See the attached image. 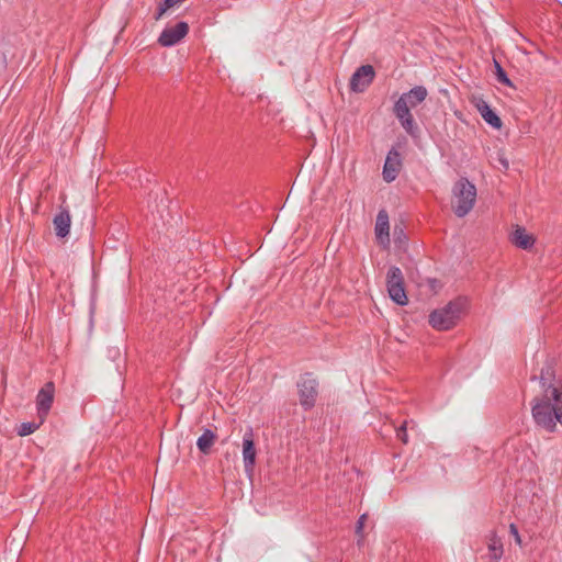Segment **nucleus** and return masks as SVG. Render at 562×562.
<instances>
[{"instance_id": "nucleus-1", "label": "nucleus", "mask_w": 562, "mask_h": 562, "mask_svg": "<svg viewBox=\"0 0 562 562\" xmlns=\"http://www.w3.org/2000/svg\"><path fill=\"white\" fill-rule=\"evenodd\" d=\"M427 95V89L423 86H417L408 92L403 93L394 104L395 116L401 122L403 128L409 134H414L416 130V124L411 113V109L420 104Z\"/></svg>"}, {"instance_id": "nucleus-2", "label": "nucleus", "mask_w": 562, "mask_h": 562, "mask_svg": "<svg viewBox=\"0 0 562 562\" xmlns=\"http://www.w3.org/2000/svg\"><path fill=\"white\" fill-rule=\"evenodd\" d=\"M532 418L537 426L546 431L553 432L557 424L562 426V400L547 401L546 398H533L531 406Z\"/></svg>"}, {"instance_id": "nucleus-3", "label": "nucleus", "mask_w": 562, "mask_h": 562, "mask_svg": "<svg viewBox=\"0 0 562 562\" xmlns=\"http://www.w3.org/2000/svg\"><path fill=\"white\" fill-rule=\"evenodd\" d=\"M467 308V301L458 299L449 302L445 307L434 311L429 315V324L436 330H449L454 327Z\"/></svg>"}, {"instance_id": "nucleus-4", "label": "nucleus", "mask_w": 562, "mask_h": 562, "mask_svg": "<svg viewBox=\"0 0 562 562\" xmlns=\"http://www.w3.org/2000/svg\"><path fill=\"white\" fill-rule=\"evenodd\" d=\"M476 201V188L468 179L458 180L452 189L451 207L458 217L470 213Z\"/></svg>"}, {"instance_id": "nucleus-5", "label": "nucleus", "mask_w": 562, "mask_h": 562, "mask_svg": "<svg viewBox=\"0 0 562 562\" xmlns=\"http://www.w3.org/2000/svg\"><path fill=\"white\" fill-rule=\"evenodd\" d=\"M386 286L390 297L398 305H406L408 302L405 289L404 277L400 268L391 267L386 274Z\"/></svg>"}, {"instance_id": "nucleus-6", "label": "nucleus", "mask_w": 562, "mask_h": 562, "mask_svg": "<svg viewBox=\"0 0 562 562\" xmlns=\"http://www.w3.org/2000/svg\"><path fill=\"white\" fill-rule=\"evenodd\" d=\"M539 384L541 387V395L535 398H546L547 401H559L562 396V387L558 385L554 380V372L551 366H546L541 369Z\"/></svg>"}, {"instance_id": "nucleus-7", "label": "nucleus", "mask_w": 562, "mask_h": 562, "mask_svg": "<svg viewBox=\"0 0 562 562\" xmlns=\"http://www.w3.org/2000/svg\"><path fill=\"white\" fill-rule=\"evenodd\" d=\"M317 381L311 374H305L301 378L297 387H299V396L300 403L305 408H311L314 406L317 397Z\"/></svg>"}, {"instance_id": "nucleus-8", "label": "nucleus", "mask_w": 562, "mask_h": 562, "mask_svg": "<svg viewBox=\"0 0 562 562\" xmlns=\"http://www.w3.org/2000/svg\"><path fill=\"white\" fill-rule=\"evenodd\" d=\"M189 32V25L186 22H179L175 26L166 27L159 38L158 43L164 47L172 46L179 43Z\"/></svg>"}, {"instance_id": "nucleus-9", "label": "nucleus", "mask_w": 562, "mask_h": 562, "mask_svg": "<svg viewBox=\"0 0 562 562\" xmlns=\"http://www.w3.org/2000/svg\"><path fill=\"white\" fill-rule=\"evenodd\" d=\"M374 69L370 65L361 66L350 79V88L355 92L364 91L374 78Z\"/></svg>"}, {"instance_id": "nucleus-10", "label": "nucleus", "mask_w": 562, "mask_h": 562, "mask_svg": "<svg viewBox=\"0 0 562 562\" xmlns=\"http://www.w3.org/2000/svg\"><path fill=\"white\" fill-rule=\"evenodd\" d=\"M55 387L52 382L46 383L38 392L36 397V405L41 423L44 422L48 411L54 401Z\"/></svg>"}, {"instance_id": "nucleus-11", "label": "nucleus", "mask_w": 562, "mask_h": 562, "mask_svg": "<svg viewBox=\"0 0 562 562\" xmlns=\"http://www.w3.org/2000/svg\"><path fill=\"white\" fill-rule=\"evenodd\" d=\"M509 240L516 247L528 250L533 246L536 238L525 227L516 225L509 235Z\"/></svg>"}, {"instance_id": "nucleus-12", "label": "nucleus", "mask_w": 562, "mask_h": 562, "mask_svg": "<svg viewBox=\"0 0 562 562\" xmlns=\"http://www.w3.org/2000/svg\"><path fill=\"white\" fill-rule=\"evenodd\" d=\"M375 237L380 245L387 247L390 244V224L385 211H380L375 223Z\"/></svg>"}, {"instance_id": "nucleus-13", "label": "nucleus", "mask_w": 562, "mask_h": 562, "mask_svg": "<svg viewBox=\"0 0 562 562\" xmlns=\"http://www.w3.org/2000/svg\"><path fill=\"white\" fill-rule=\"evenodd\" d=\"M401 168V158L400 154L396 150H391L385 159L384 168H383V178L387 182L393 181L400 171Z\"/></svg>"}, {"instance_id": "nucleus-14", "label": "nucleus", "mask_w": 562, "mask_h": 562, "mask_svg": "<svg viewBox=\"0 0 562 562\" xmlns=\"http://www.w3.org/2000/svg\"><path fill=\"white\" fill-rule=\"evenodd\" d=\"M243 461L247 474H251L256 462V449L250 436H245L243 441Z\"/></svg>"}, {"instance_id": "nucleus-15", "label": "nucleus", "mask_w": 562, "mask_h": 562, "mask_svg": "<svg viewBox=\"0 0 562 562\" xmlns=\"http://www.w3.org/2000/svg\"><path fill=\"white\" fill-rule=\"evenodd\" d=\"M54 229L58 237H66L69 234L71 217L67 210H60L53 220Z\"/></svg>"}, {"instance_id": "nucleus-16", "label": "nucleus", "mask_w": 562, "mask_h": 562, "mask_svg": "<svg viewBox=\"0 0 562 562\" xmlns=\"http://www.w3.org/2000/svg\"><path fill=\"white\" fill-rule=\"evenodd\" d=\"M477 111L484 119V121L490 124L494 128H501L502 127V121L498 117V115L484 102L480 101L476 104Z\"/></svg>"}, {"instance_id": "nucleus-17", "label": "nucleus", "mask_w": 562, "mask_h": 562, "mask_svg": "<svg viewBox=\"0 0 562 562\" xmlns=\"http://www.w3.org/2000/svg\"><path fill=\"white\" fill-rule=\"evenodd\" d=\"M216 440L217 435L215 431L204 429L203 434L196 440V446L203 454H209Z\"/></svg>"}, {"instance_id": "nucleus-18", "label": "nucleus", "mask_w": 562, "mask_h": 562, "mask_svg": "<svg viewBox=\"0 0 562 562\" xmlns=\"http://www.w3.org/2000/svg\"><path fill=\"white\" fill-rule=\"evenodd\" d=\"M488 548V561L490 562H498L503 555V542L502 540L495 535L492 533L488 538L487 542Z\"/></svg>"}, {"instance_id": "nucleus-19", "label": "nucleus", "mask_w": 562, "mask_h": 562, "mask_svg": "<svg viewBox=\"0 0 562 562\" xmlns=\"http://www.w3.org/2000/svg\"><path fill=\"white\" fill-rule=\"evenodd\" d=\"M179 7L178 2L176 0H162L159 4H158V11L155 15V19L156 20H160L162 19V16L170 10V9H173V8H177Z\"/></svg>"}, {"instance_id": "nucleus-20", "label": "nucleus", "mask_w": 562, "mask_h": 562, "mask_svg": "<svg viewBox=\"0 0 562 562\" xmlns=\"http://www.w3.org/2000/svg\"><path fill=\"white\" fill-rule=\"evenodd\" d=\"M41 422L40 423H35V422H26V423H22L16 432L19 436L21 437H24V436H27V435H31L33 432H35L38 427L41 426Z\"/></svg>"}, {"instance_id": "nucleus-21", "label": "nucleus", "mask_w": 562, "mask_h": 562, "mask_svg": "<svg viewBox=\"0 0 562 562\" xmlns=\"http://www.w3.org/2000/svg\"><path fill=\"white\" fill-rule=\"evenodd\" d=\"M495 68H496V76H497L498 81L506 86L512 87L513 86L512 81L508 79L505 71L503 70V68L499 66V64L497 61H495Z\"/></svg>"}, {"instance_id": "nucleus-22", "label": "nucleus", "mask_w": 562, "mask_h": 562, "mask_svg": "<svg viewBox=\"0 0 562 562\" xmlns=\"http://www.w3.org/2000/svg\"><path fill=\"white\" fill-rule=\"evenodd\" d=\"M396 437L403 443H407L408 442V436H407V432H406V423H404L400 428H397Z\"/></svg>"}, {"instance_id": "nucleus-23", "label": "nucleus", "mask_w": 562, "mask_h": 562, "mask_svg": "<svg viewBox=\"0 0 562 562\" xmlns=\"http://www.w3.org/2000/svg\"><path fill=\"white\" fill-rule=\"evenodd\" d=\"M509 532H510V535L514 537L515 542H516L518 546H521V538H520V536H519V532H518L517 527H516L514 524H512V525L509 526Z\"/></svg>"}, {"instance_id": "nucleus-24", "label": "nucleus", "mask_w": 562, "mask_h": 562, "mask_svg": "<svg viewBox=\"0 0 562 562\" xmlns=\"http://www.w3.org/2000/svg\"><path fill=\"white\" fill-rule=\"evenodd\" d=\"M366 520H367V515L366 514L361 515L359 520H358V522H357V530H356V532L358 535H360L362 532V529L364 527Z\"/></svg>"}, {"instance_id": "nucleus-25", "label": "nucleus", "mask_w": 562, "mask_h": 562, "mask_svg": "<svg viewBox=\"0 0 562 562\" xmlns=\"http://www.w3.org/2000/svg\"><path fill=\"white\" fill-rule=\"evenodd\" d=\"M498 161H499V164L504 167V169H508V167H509V162H508V160L504 157V155H499V157H498Z\"/></svg>"}]
</instances>
